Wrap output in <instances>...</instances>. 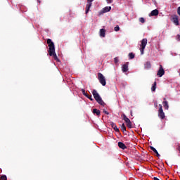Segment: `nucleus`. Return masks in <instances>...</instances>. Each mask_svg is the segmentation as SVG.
Segmentation results:
<instances>
[{"label":"nucleus","instance_id":"obj_19","mask_svg":"<svg viewBox=\"0 0 180 180\" xmlns=\"http://www.w3.org/2000/svg\"><path fill=\"white\" fill-rule=\"evenodd\" d=\"M145 68H151V63L150 62H146L145 64Z\"/></svg>","mask_w":180,"mask_h":180},{"label":"nucleus","instance_id":"obj_16","mask_svg":"<svg viewBox=\"0 0 180 180\" xmlns=\"http://www.w3.org/2000/svg\"><path fill=\"white\" fill-rule=\"evenodd\" d=\"M93 113H94V115H96V116H100L101 115V110H99L96 108H94V109H93Z\"/></svg>","mask_w":180,"mask_h":180},{"label":"nucleus","instance_id":"obj_25","mask_svg":"<svg viewBox=\"0 0 180 180\" xmlns=\"http://www.w3.org/2000/svg\"><path fill=\"white\" fill-rule=\"evenodd\" d=\"M86 98H88V99H89L90 101H94V98H92V96H91L89 94H87Z\"/></svg>","mask_w":180,"mask_h":180},{"label":"nucleus","instance_id":"obj_9","mask_svg":"<svg viewBox=\"0 0 180 180\" xmlns=\"http://www.w3.org/2000/svg\"><path fill=\"white\" fill-rule=\"evenodd\" d=\"M122 72H127L129 71V63H126L122 66Z\"/></svg>","mask_w":180,"mask_h":180},{"label":"nucleus","instance_id":"obj_33","mask_svg":"<svg viewBox=\"0 0 180 180\" xmlns=\"http://www.w3.org/2000/svg\"><path fill=\"white\" fill-rule=\"evenodd\" d=\"M154 180H160V179L157 178V177H154L153 178Z\"/></svg>","mask_w":180,"mask_h":180},{"label":"nucleus","instance_id":"obj_11","mask_svg":"<svg viewBox=\"0 0 180 180\" xmlns=\"http://www.w3.org/2000/svg\"><path fill=\"white\" fill-rule=\"evenodd\" d=\"M111 127L115 130V131L119 132V128L116 126V124L113 122H110Z\"/></svg>","mask_w":180,"mask_h":180},{"label":"nucleus","instance_id":"obj_18","mask_svg":"<svg viewBox=\"0 0 180 180\" xmlns=\"http://www.w3.org/2000/svg\"><path fill=\"white\" fill-rule=\"evenodd\" d=\"M155 89H157V82H155L151 87L152 92H155Z\"/></svg>","mask_w":180,"mask_h":180},{"label":"nucleus","instance_id":"obj_14","mask_svg":"<svg viewBox=\"0 0 180 180\" xmlns=\"http://www.w3.org/2000/svg\"><path fill=\"white\" fill-rule=\"evenodd\" d=\"M162 105H163V108H165L166 110H168V109L169 108V105H168V101H163Z\"/></svg>","mask_w":180,"mask_h":180},{"label":"nucleus","instance_id":"obj_12","mask_svg":"<svg viewBox=\"0 0 180 180\" xmlns=\"http://www.w3.org/2000/svg\"><path fill=\"white\" fill-rule=\"evenodd\" d=\"M118 147L120 148H122V150H126V148H127L126 145L124 143H123L122 142H119L118 143Z\"/></svg>","mask_w":180,"mask_h":180},{"label":"nucleus","instance_id":"obj_7","mask_svg":"<svg viewBox=\"0 0 180 180\" xmlns=\"http://www.w3.org/2000/svg\"><path fill=\"white\" fill-rule=\"evenodd\" d=\"M164 74H165V71L164 70L162 65H160V68L158 71L157 75H158V77H162V75H164Z\"/></svg>","mask_w":180,"mask_h":180},{"label":"nucleus","instance_id":"obj_28","mask_svg":"<svg viewBox=\"0 0 180 180\" xmlns=\"http://www.w3.org/2000/svg\"><path fill=\"white\" fill-rule=\"evenodd\" d=\"M0 179H1V180H6V179H7V177H6V175H3V176H1Z\"/></svg>","mask_w":180,"mask_h":180},{"label":"nucleus","instance_id":"obj_15","mask_svg":"<svg viewBox=\"0 0 180 180\" xmlns=\"http://www.w3.org/2000/svg\"><path fill=\"white\" fill-rule=\"evenodd\" d=\"M157 15H158V10L157 9L152 11L150 14V16H157Z\"/></svg>","mask_w":180,"mask_h":180},{"label":"nucleus","instance_id":"obj_1","mask_svg":"<svg viewBox=\"0 0 180 180\" xmlns=\"http://www.w3.org/2000/svg\"><path fill=\"white\" fill-rule=\"evenodd\" d=\"M47 44L49 47L48 53H49V56L53 57L56 61H60L58 60V57H57V54H56V48L54 46V42L51 41V39H47Z\"/></svg>","mask_w":180,"mask_h":180},{"label":"nucleus","instance_id":"obj_31","mask_svg":"<svg viewBox=\"0 0 180 180\" xmlns=\"http://www.w3.org/2000/svg\"><path fill=\"white\" fill-rule=\"evenodd\" d=\"M176 39H177L178 41H180V35H177Z\"/></svg>","mask_w":180,"mask_h":180},{"label":"nucleus","instance_id":"obj_27","mask_svg":"<svg viewBox=\"0 0 180 180\" xmlns=\"http://www.w3.org/2000/svg\"><path fill=\"white\" fill-rule=\"evenodd\" d=\"M114 63H115L116 64H117V63H119V57H115L114 58Z\"/></svg>","mask_w":180,"mask_h":180},{"label":"nucleus","instance_id":"obj_5","mask_svg":"<svg viewBox=\"0 0 180 180\" xmlns=\"http://www.w3.org/2000/svg\"><path fill=\"white\" fill-rule=\"evenodd\" d=\"M159 110H158V116L160 117V119H165V113L164 112V110H162V105L161 104L159 105Z\"/></svg>","mask_w":180,"mask_h":180},{"label":"nucleus","instance_id":"obj_13","mask_svg":"<svg viewBox=\"0 0 180 180\" xmlns=\"http://www.w3.org/2000/svg\"><path fill=\"white\" fill-rule=\"evenodd\" d=\"M100 36L101 37H105L106 36V30L105 29L100 30Z\"/></svg>","mask_w":180,"mask_h":180},{"label":"nucleus","instance_id":"obj_3","mask_svg":"<svg viewBox=\"0 0 180 180\" xmlns=\"http://www.w3.org/2000/svg\"><path fill=\"white\" fill-rule=\"evenodd\" d=\"M146 46H147V39H143L141 41L139 50L141 51V55L143 56L144 54V50L146 49Z\"/></svg>","mask_w":180,"mask_h":180},{"label":"nucleus","instance_id":"obj_26","mask_svg":"<svg viewBox=\"0 0 180 180\" xmlns=\"http://www.w3.org/2000/svg\"><path fill=\"white\" fill-rule=\"evenodd\" d=\"M139 22H141V23H144L146 22V20H144V18H140Z\"/></svg>","mask_w":180,"mask_h":180},{"label":"nucleus","instance_id":"obj_22","mask_svg":"<svg viewBox=\"0 0 180 180\" xmlns=\"http://www.w3.org/2000/svg\"><path fill=\"white\" fill-rule=\"evenodd\" d=\"M121 129H122V131H126V126L124 125V124H122Z\"/></svg>","mask_w":180,"mask_h":180},{"label":"nucleus","instance_id":"obj_23","mask_svg":"<svg viewBox=\"0 0 180 180\" xmlns=\"http://www.w3.org/2000/svg\"><path fill=\"white\" fill-rule=\"evenodd\" d=\"M150 148L153 151V153H155V154H158V151H157V149H155V148L151 147Z\"/></svg>","mask_w":180,"mask_h":180},{"label":"nucleus","instance_id":"obj_29","mask_svg":"<svg viewBox=\"0 0 180 180\" xmlns=\"http://www.w3.org/2000/svg\"><path fill=\"white\" fill-rule=\"evenodd\" d=\"M107 4H112L113 2V0H106Z\"/></svg>","mask_w":180,"mask_h":180},{"label":"nucleus","instance_id":"obj_30","mask_svg":"<svg viewBox=\"0 0 180 180\" xmlns=\"http://www.w3.org/2000/svg\"><path fill=\"white\" fill-rule=\"evenodd\" d=\"M177 13H178V15H179V16H180V6L178 7V8H177Z\"/></svg>","mask_w":180,"mask_h":180},{"label":"nucleus","instance_id":"obj_17","mask_svg":"<svg viewBox=\"0 0 180 180\" xmlns=\"http://www.w3.org/2000/svg\"><path fill=\"white\" fill-rule=\"evenodd\" d=\"M111 9H112V7H110V6H106V7H105V8L103 9V13H106V12H110Z\"/></svg>","mask_w":180,"mask_h":180},{"label":"nucleus","instance_id":"obj_10","mask_svg":"<svg viewBox=\"0 0 180 180\" xmlns=\"http://www.w3.org/2000/svg\"><path fill=\"white\" fill-rule=\"evenodd\" d=\"M173 22H174V25H176V26L179 25V19H178V17L176 15H174L173 16Z\"/></svg>","mask_w":180,"mask_h":180},{"label":"nucleus","instance_id":"obj_4","mask_svg":"<svg viewBox=\"0 0 180 180\" xmlns=\"http://www.w3.org/2000/svg\"><path fill=\"white\" fill-rule=\"evenodd\" d=\"M98 79L100 84L103 85V86H105L106 85V79L105 78V76H103L102 73H98Z\"/></svg>","mask_w":180,"mask_h":180},{"label":"nucleus","instance_id":"obj_21","mask_svg":"<svg viewBox=\"0 0 180 180\" xmlns=\"http://www.w3.org/2000/svg\"><path fill=\"white\" fill-rule=\"evenodd\" d=\"M129 57L130 60H133V58H134V53H130L129 54Z\"/></svg>","mask_w":180,"mask_h":180},{"label":"nucleus","instance_id":"obj_32","mask_svg":"<svg viewBox=\"0 0 180 180\" xmlns=\"http://www.w3.org/2000/svg\"><path fill=\"white\" fill-rule=\"evenodd\" d=\"M103 112L105 114V115H109V112L106 111V110H103Z\"/></svg>","mask_w":180,"mask_h":180},{"label":"nucleus","instance_id":"obj_34","mask_svg":"<svg viewBox=\"0 0 180 180\" xmlns=\"http://www.w3.org/2000/svg\"><path fill=\"white\" fill-rule=\"evenodd\" d=\"M157 154V156L158 157H160V154L158 153H158H156Z\"/></svg>","mask_w":180,"mask_h":180},{"label":"nucleus","instance_id":"obj_20","mask_svg":"<svg viewBox=\"0 0 180 180\" xmlns=\"http://www.w3.org/2000/svg\"><path fill=\"white\" fill-rule=\"evenodd\" d=\"M82 94L84 96H88V93H86V91H85V89H82Z\"/></svg>","mask_w":180,"mask_h":180},{"label":"nucleus","instance_id":"obj_6","mask_svg":"<svg viewBox=\"0 0 180 180\" xmlns=\"http://www.w3.org/2000/svg\"><path fill=\"white\" fill-rule=\"evenodd\" d=\"M123 120H124L127 127L129 129H131V122L130 121V119L126 116V115H122Z\"/></svg>","mask_w":180,"mask_h":180},{"label":"nucleus","instance_id":"obj_24","mask_svg":"<svg viewBox=\"0 0 180 180\" xmlns=\"http://www.w3.org/2000/svg\"><path fill=\"white\" fill-rule=\"evenodd\" d=\"M115 32H119L120 30V27L117 25L115 28H114Z\"/></svg>","mask_w":180,"mask_h":180},{"label":"nucleus","instance_id":"obj_2","mask_svg":"<svg viewBox=\"0 0 180 180\" xmlns=\"http://www.w3.org/2000/svg\"><path fill=\"white\" fill-rule=\"evenodd\" d=\"M92 94L94 99H96V102H98L99 105H103V103H105L102 100V98H101V96H99V94H98V91H96V90H93Z\"/></svg>","mask_w":180,"mask_h":180},{"label":"nucleus","instance_id":"obj_8","mask_svg":"<svg viewBox=\"0 0 180 180\" xmlns=\"http://www.w3.org/2000/svg\"><path fill=\"white\" fill-rule=\"evenodd\" d=\"M94 0H87V4L86 6V14L88 13V12H89V10L91 9V7L92 6V1Z\"/></svg>","mask_w":180,"mask_h":180}]
</instances>
